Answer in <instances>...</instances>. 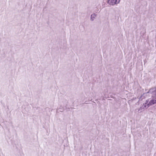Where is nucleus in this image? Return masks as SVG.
<instances>
[{
  "label": "nucleus",
  "mask_w": 156,
  "mask_h": 156,
  "mask_svg": "<svg viewBox=\"0 0 156 156\" xmlns=\"http://www.w3.org/2000/svg\"><path fill=\"white\" fill-rule=\"evenodd\" d=\"M120 0H108V4L110 5H114L115 4H119Z\"/></svg>",
  "instance_id": "obj_1"
},
{
  "label": "nucleus",
  "mask_w": 156,
  "mask_h": 156,
  "mask_svg": "<svg viewBox=\"0 0 156 156\" xmlns=\"http://www.w3.org/2000/svg\"><path fill=\"white\" fill-rule=\"evenodd\" d=\"M156 104V100H152L150 101L149 103L147 104L146 103L144 105V107L146 108H148L149 106Z\"/></svg>",
  "instance_id": "obj_2"
},
{
  "label": "nucleus",
  "mask_w": 156,
  "mask_h": 156,
  "mask_svg": "<svg viewBox=\"0 0 156 156\" xmlns=\"http://www.w3.org/2000/svg\"><path fill=\"white\" fill-rule=\"evenodd\" d=\"M96 16L97 14L95 13L92 14L90 16V20L92 21H94Z\"/></svg>",
  "instance_id": "obj_3"
},
{
  "label": "nucleus",
  "mask_w": 156,
  "mask_h": 156,
  "mask_svg": "<svg viewBox=\"0 0 156 156\" xmlns=\"http://www.w3.org/2000/svg\"><path fill=\"white\" fill-rule=\"evenodd\" d=\"M153 95H154L156 96V90L155 89L154 91H152Z\"/></svg>",
  "instance_id": "obj_4"
},
{
  "label": "nucleus",
  "mask_w": 156,
  "mask_h": 156,
  "mask_svg": "<svg viewBox=\"0 0 156 156\" xmlns=\"http://www.w3.org/2000/svg\"><path fill=\"white\" fill-rule=\"evenodd\" d=\"M151 90H150L148 92H151Z\"/></svg>",
  "instance_id": "obj_5"
},
{
  "label": "nucleus",
  "mask_w": 156,
  "mask_h": 156,
  "mask_svg": "<svg viewBox=\"0 0 156 156\" xmlns=\"http://www.w3.org/2000/svg\"><path fill=\"white\" fill-rule=\"evenodd\" d=\"M87 103H86V102H85V103H84V104H87Z\"/></svg>",
  "instance_id": "obj_6"
},
{
  "label": "nucleus",
  "mask_w": 156,
  "mask_h": 156,
  "mask_svg": "<svg viewBox=\"0 0 156 156\" xmlns=\"http://www.w3.org/2000/svg\"><path fill=\"white\" fill-rule=\"evenodd\" d=\"M153 97H155V96H153Z\"/></svg>",
  "instance_id": "obj_7"
}]
</instances>
